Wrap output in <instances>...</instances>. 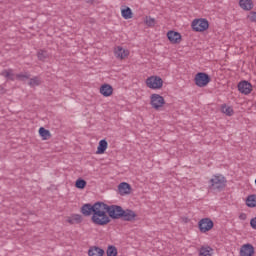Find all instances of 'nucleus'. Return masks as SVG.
Instances as JSON below:
<instances>
[{"label": "nucleus", "mask_w": 256, "mask_h": 256, "mask_svg": "<svg viewBox=\"0 0 256 256\" xmlns=\"http://www.w3.org/2000/svg\"><path fill=\"white\" fill-rule=\"evenodd\" d=\"M121 15H122L123 19H133V11L129 7L122 9Z\"/></svg>", "instance_id": "obj_20"}, {"label": "nucleus", "mask_w": 256, "mask_h": 256, "mask_svg": "<svg viewBox=\"0 0 256 256\" xmlns=\"http://www.w3.org/2000/svg\"><path fill=\"white\" fill-rule=\"evenodd\" d=\"M43 83V80L41 79V77H39V76H35L34 78H33V85L35 86H39V85H41Z\"/></svg>", "instance_id": "obj_30"}, {"label": "nucleus", "mask_w": 256, "mask_h": 256, "mask_svg": "<svg viewBox=\"0 0 256 256\" xmlns=\"http://www.w3.org/2000/svg\"><path fill=\"white\" fill-rule=\"evenodd\" d=\"M70 225H75V223L79 224L83 221V216L81 214H73L70 218L67 220Z\"/></svg>", "instance_id": "obj_18"}, {"label": "nucleus", "mask_w": 256, "mask_h": 256, "mask_svg": "<svg viewBox=\"0 0 256 256\" xmlns=\"http://www.w3.org/2000/svg\"><path fill=\"white\" fill-rule=\"evenodd\" d=\"M100 93L103 97H111V95H113V86L110 84H103L100 87Z\"/></svg>", "instance_id": "obj_12"}, {"label": "nucleus", "mask_w": 256, "mask_h": 256, "mask_svg": "<svg viewBox=\"0 0 256 256\" xmlns=\"http://www.w3.org/2000/svg\"><path fill=\"white\" fill-rule=\"evenodd\" d=\"M255 255V247L253 244H244L240 248V256H253Z\"/></svg>", "instance_id": "obj_10"}, {"label": "nucleus", "mask_w": 256, "mask_h": 256, "mask_svg": "<svg viewBox=\"0 0 256 256\" xmlns=\"http://www.w3.org/2000/svg\"><path fill=\"white\" fill-rule=\"evenodd\" d=\"M214 226L215 223H213V220H211V218H203L198 222V227L201 233H207V231H211Z\"/></svg>", "instance_id": "obj_8"}, {"label": "nucleus", "mask_w": 256, "mask_h": 256, "mask_svg": "<svg viewBox=\"0 0 256 256\" xmlns=\"http://www.w3.org/2000/svg\"><path fill=\"white\" fill-rule=\"evenodd\" d=\"M146 85L149 89H161L163 87V79L159 76H150L146 79Z\"/></svg>", "instance_id": "obj_7"}, {"label": "nucleus", "mask_w": 256, "mask_h": 256, "mask_svg": "<svg viewBox=\"0 0 256 256\" xmlns=\"http://www.w3.org/2000/svg\"><path fill=\"white\" fill-rule=\"evenodd\" d=\"M239 219H241L242 221H245V219H247V214L245 213L240 214Z\"/></svg>", "instance_id": "obj_33"}, {"label": "nucleus", "mask_w": 256, "mask_h": 256, "mask_svg": "<svg viewBox=\"0 0 256 256\" xmlns=\"http://www.w3.org/2000/svg\"><path fill=\"white\" fill-rule=\"evenodd\" d=\"M221 111H222V113H224L228 117H231L233 115V113H235L233 111V108L231 106H227V104H223L221 106Z\"/></svg>", "instance_id": "obj_22"}, {"label": "nucleus", "mask_w": 256, "mask_h": 256, "mask_svg": "<svg viewBox=\"0 0 256 256\" xmlns=\"http://www.w3.org/2000/svg\"><path fill=\"white\" fill-rule=\"evenodd\" d=\"M88 255L89 256H103V255H105V250H103L100 247L95 246V247L89 249Z\"/></svg>", "instance_id": "obj_17"}, {"label": "nucleus", "mask_w": 256, "mask_h": 256, "mask_svg": "<svg viewBox=\"0 0 256 256\" xmlns=\"http://www.w3.org/2000/svg\"><path fill=\"white\" fill-rule=\"evenodd\" d=\"M107 147H109V143L107 142V140H100L96 151L97 155H103V153L107 151Z\"/></svg>", "instance_id": "obj_14"}, {"label": "nucleus", "mask_w": 256, "mask_h": 256, "mask_svg": "<svg viewBox=\"0 0 256 256\" xmlns=\"http://www.w3.org/2000/svg\"><path fill=\"white\" fill-rule=\"evenodd\" d=\"M238 91L242 93V95H249L253 91V85L249 81L243 80L238 83Z\"/></svg>", "instance_id": "obj_9"}, {"label": "nucleus", "mask_w": 256, "mask_h": 256, "mask_svg": "<svg viewBox=\"0 0 256 256\" xmlns=\"http://www.w3.org/2000/svg\"><path fill=\"white\" fill-rule=\"evenodd\" d=\"M115 57H117V59H125V57H127V55H129V52L125 49H123V47L118 46L115 51H114Z\"/></svg>", "instance_id": "obj_15"}, {"label": "nucleus", "mask_w": 256, "mask_h": 256, "mask_svg": "<svg viewBox=\"0 0 256 256\" xmlns=\"http://www.w3.org/2000/svg\"><path fill=\"white\" fill-rule=\"evenodd\" d=\"M211 251H213V249L211 247H202V248H200L199 255L200 256H211Z\"/></svg>", "instance_id": "obj_26"}, {"label": "nucleus", "mask_w": 256, "mask_h": 256, "mask_svg": "<svg viewBox=\"0 0 256 256\" xmlns=\"http://www.w3.org/2000/svg\"><path fill=\"white\" fill-rule=\"evenodd\" d=\"M246 205H247V207H251V208L256 207V195L255 194H252L247 197Z\"/></svg>", "instance_id": "obj_23"}, {"label": "nucleus", "mask_w": 256, "mask_h": 256, "mask_svg": "<svg viewBox=\"0 0 256 256\" xmlns=\"http://www.w3.org/2000/svg\"><path fill=\"white\" fill-rule=\"evenodd\" d=\"M102 211L104 215H107V217H109L110 222L111 219H121L122 221H135V217H137V213H135V211L131 209L125 210L119 205H107L104 202H102Z\"/></svg>", "instance_id": "obj_2"}, {"label": "nucleus", "mask_w": 256, "mask_h": 256, "mask_svg": "<svg viewBox=\"0 0 256 256\" xmlns=\"http://www.w3.org/2000/svg\"><path fill=\"white\" fill-rule=\"evenodd\" d=\"M191 27L196 33H202L203 31H207V29H209V21H207L205 18L194 19Z\"/></svg>", "instance_id": "obj_4"}, {"label": "nucleus", "mask_w": 256, "mask_h": 256, "mask_svg": "<svg viewBox=\"0 0 256 256\" xmlns=\"http://www.w3.org/2000/svg\"><path fill=\"white\" fill-rule=\"evenodd\" d=\"M239 5L244 11H251L253 9V0H240Z\"/></svg>", "instance_id": "obj_16"}, {"label": "nucleus", "mask_w": 256, "mask_h": 256, "mask_svg": "<svg viewBox=\"0 0 256 256\" xmlns=\"http://www.w3.org/2000/svg\"><path fill=\"white\" fill-rule=\"evenodd\" d=\"M150 105L152 109L159 111L165 105V98L159 94H152L150 96Z\"/></svg>", "instance_id": "obj_6"}, {"label": "nucleus", "mask_w": 256, "mask_h": 256, "mask_svg": "<svg viewBox=\"0 0 256 256\" xmlns=\"http://www.w3.org/2000/svg\"><path fill=\"white\" fill-rule=\"evenodd\" d=\"M85 3H89L90 5H93V3H95V0H85Z\"/></svg>", "instance_id": "obj_34"}, {"label": "nucleus", "mask_w": 256, "mask_h": 256, "mask_svg": "<svg viewBox=\"0 0 256 256\" xmlns=\"http://www.w3.org/2000/svg\"><path fill=\"white\" fill-rule=\"evenodd\" d=\"M225 187H227V179L221 174L214 175L212 179L209 180L208 189L210 191H217L218 193H221Z\"/></svg>", "instance_id": "obj_3"}, {"label": "nucleus", "mask_w": 256, "mask_h": 256, "mask_svg": "<svg viewBox=\"0 0 256 256\" xmlns=\"http://www.w3.org/2000/svg\"><path fill=\"white\" fill-rule=\"evenodd\" d=\"M102 208L103 202H96L93 205L88 203L81 207V213L84 217H90V215H92L91 221L94 225L105 227V225L111 223V219H109V216L102 211Z\"/></svg>", "instance_id": "obj_1"}, {"label": "nucleus", "mask_w": 256, "mask_h": 256, "mask_svg": "<svg viewBox=\"0 0 256 256\" xmlns=\"http://www.w3.org/2000/svg\"><path fill=\"white\" fill-rule=\"evenodd\" d=\"M145 23L148 27H155V19L151 17H146Z\"/></svg>", "instance_id": "obj_28"}, {"label": "nucleus", "mask_w": 256, "mask_h": 256, "mask_svg": "<svg viewBox=\"0 0 256 256\" xmlns=\"http://www.w3.org/2000/svg\"><path fill=\"white\" fill-rule=\"evenodd\" d=\"M37 57L39 61H47L49 59V52L47 50H38Z\"/></svg>", "instance_id": "obj_21"}, {"label": "nucleus", "mask_w": 256, "mask_h": 256, "mask_svg": "<svg viewBox=\"0 0 256 256\" xmlns=\"http://www.w3.org/2000/svg\"><path fill=\"white\" fill-rule=\"evenodd\" d=\"M250 226L252 227V229H256V217L250 220Z\"/></svg>", "instance_id": "obj_32"}, {"label": "nucleus", "mask_w": 256, "mask_h": 256, "mask_svg": "<svg viewBox=\"0 0 256 256\" xmlns=\"http://www.w3.org/2000/svg\"><path fill=\"white\" fill-rule=\"evenodd\" d=\"M107 256H117V248L113 245H109L106 250Z\"/></svg>", "instance_id": "obj_27"}, {"label": "nucleus", "mask_w": 256, "mask_h": 256, "mask_svg": "<svg viewBox=\"0 0 256 256\" xmlns=\"http://www.w3.org/2000/svg\"><path fill=\"white\" fill-rule=\"evenodd\" d=\"M197 87H207L211 83V76L205 72H198L194 78Z\"/></svg>", "instance_id": "obj_5"}, {"label": "nucleus", "mask_w": 256, "mask_h": 256, "mask_svg": "<svg viewBox=\"0 0 256 256\" xmlns=\"http://www.w3.org/2000/svg\"><path fill=\"white\" fill-rule=\"evenodd\" d=\"M29 85H33V79L29 80Z\"/></svg>", "instance_id": "obj_35"}, {"label": "nucleus", "mask_w": 256, "mask_h": 256, "mask_svg": "<svg viewBox=\"0 0 256 256\" xmlns=\"http://www.w3.org/2000/svg\"><path fill=\"white\" fill-rule=\"evenodd\" d=\"M167 37L170 43H172L173 45H178V43H181V33L179 32L170 30L167 32Z\"/></svg>", "instance_id": "obj_11"}, {"label": "nucleus", "mask_w": 256, "mask_h": 256, "mask_svg": "<svg viewBox=\"0 0 256 256\" xmlns=\"http://www.w3.org/2000/svg\"><path fill=\"white\" fill-rule=\"evenodd\" d=\"M75 187L76 189H84L87 187V181H85L83 178H78L75 182Z\"/></svg>", "instance_id": "obj_25"}, {"label": "nucleus", "mask_w": 256, "mask_h": 256, "mask_svg": "<svg viewBox=\"0 0 256 256\" xmlns=\"http://www.w3.org/2000/svg\"><path fill=\"white\" fill-rule=\"evenodd\" d=\"M16 79H18V81H27L29 74H17Z\"/></svg>", "instance_id": "obj_29"}, {"label": "nucleus", "mask_w": 256, "mask_h": 256, "mask_svg": "<svg viewBox=\"0 0 256 256\" xmlns=\"http://www.w3.org/2000/svg\"><path fill=\"white\" fill-rule=\"evenodd\" d=\"M120 195H129L131 193V185L127 182H122L118 185Z\"/></svg>", "instance_id": "obj_13"}, {"label": "nucleus", "mask_w": 256, "mask_h": 256, "mask_svg": "<svg viewBox=\"0 0 256 256\" xmlns=\"http://www.w3.org/2000/svg\"><path fill=\"white\" fill-rule=\"evenodd\" d=\"M39 135L42 137L43 141L51 139V132L43 127H40Z\"/></svg>", "instance_id": "obj_19"}, {"label": "nucleus", "mask_w": 256, "mask_h": 256, "mask_svg": "<svg viewBox=\"0 0 256 256\" xmlns=\"http://www.w3.org/2000/svg\"><path fill=\"white\" fill-rule=\"evenodd\" d=\"M1 75L10 81H15V75H13L12 70H3Z\"/></svg>", "instance_id": "obj_24"}, {"label": "nucleus", "mask_w": 256, "mask_h": 256, "mask_svg": "<svg viewBox=\"0 0 256 256\" xmlns=\"http://www.w3.org/2000/svg\"><path fill=\"white\" fill-rule=\"evenodd\" d=\"M248 19L251 21V23H256V12L251 11L248 15Z\"/></svg>", "instance_id": "obj_31"}]
</instances>
